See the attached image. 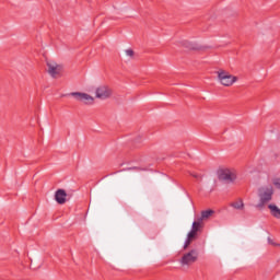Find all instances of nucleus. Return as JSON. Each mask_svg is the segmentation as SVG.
<instances>
[{
  "instance_id": "nucleus-1",
  "label": "nucleus",
  "mask_w": 280,
  "mask_h": 280,
  "mask_svg": "<svg viewBox=\"0 0 280 280\" xmlns=\"http://www.w3.org/2000/svg\"><path fill=\"white\" fill-rule=\"evenodd\" d=\"M202 229H205V222H201L200 219L196 218L192 222L191 230L187 235L184 248H189L191 242L198 238V233L202 232Z\"/></svg>"
},
{
  "instance_id": "nucleus-2",
  "label": "nucleus",
  "mask_w": 280,
  "mask_h": 280,
  "mask_svg": "<svg viewBox=\"0 0 280 280\" xmlns=\"http://www.w3.org/2000/svg\"><path fill=\"white\" fill-rule=\"evenodd\" d=\"M217 80L222 86H233L237 82V77L231 74L224 69H219L217 72Z\"/></svg>"
},
{
  "instance_id": "nucleus-3",
  "label": "nucleus",
  "mask_w": 280,
  "mask_h": 280,
  "mask_svg": "<svg viewBox=\"0 0 280 280\" xmlns=\"http://www.w3.org/2000/svg\"><path fill=\"white\" fill-rule=\"evenodd\" d=\"M272 194H275V188H272L271 185L260 187L258 189L260 202L257 205V208L264 209V206L267 205V202H270V200H272Z\"/></svg>"
},
{
  "instance_id": "nucleus-4",
  "label": "nucleus",
  "mask_w": 280,
  "mask_h": 280,
  "mask_svg": "<svg viewBox=\"0 0 280 280\" xmlns=\"http://www.w3.org/2000/svg\"><path fill=\"white\" fill-rule=\"evenodd\" d=\"M219 180L225 183H235L237 180V171L235 168H220L218 171Z\"/></svg>"
},
{
  "instance_id": "nucleus-5",
  "label": "nucleus",
  "mask_w": 280,
  "mask_h": 280,
  "mask_svg": "<svg viewBox=\"0 0 280 280\" xmlns=\"http://www.w3.org/2000/svg\"><path fill=\"white\" fill-rule=\"evenodd\" d=\"M70 95L71 97H74L77 102H81L82 104H85V106H91L95 104V97L84 92H72L70 93Z\"/></svg>"
},
{
  "instance_id": "nucleus-6",
  "label": "nucleus",
  "mask_w": 280,
  "mask_h": 280,
  "mask_svg": "<svg viewBox=\"0 0 280 280\" xmlns=\"http://www.w3.org/2000/svg\"><path fill=\"white\" fill-rule=\"evenodd\" d=\"M95 97L97 100H109V97H113V89L106 84L98 85L95 90Z\"/></svg>"
},
{
  "instance_id": "nucleus-7",
  "label": "nucleus",
  "mask_w": 280,
  "mask_h": 280,
  "mask_svg": "<svg viewBox=\"0 0 280 280\" xmlns=\"http://www.w3.org/2000/svg\"><path fill=\"white\" fill-rule=\"evenodd\" d=\"M198 256H199V254H198L197 249H191V250L185 253L180 259L182 266H191V265L196 264V261H198Z\"/></svg>"
},
{
  "instance_id": "nucleus-8",
  "label": "nucleus",
  "mask_w": 280,
  "mask_h": 280,
  "mask_svg": "<svg viewBox=\"0 0 280 280\" xmlns=\"http://www.w3.org/2000/svg\"><path fill=\"white\" fill-rule=\"evenodd\" d=\"M48 73L51 78H60L62 75V65L54 61H47Z\"/></svg>"
},
{
  "instance_id": "nucleus-9",
  "label": "nucleus",
  "mask_w": 280,
  "mask_h": 280,
  "mask_svg": "<svg viewBox=\"0 0 280 280\" xmlns=\"http://www.w3.org/2000/svg\"><path fill=\"white\" fill-rule=\"evenodd\" d=\"M69 198L67 195V190L65 189H57L55 192V200L58 205H65Z\"/></svg>"
},
{
  "instance_id": "nucleus-10",
  "label": "nucleus",
  "mask_w": 280,
  "mask_h": 280,
  "mask_svg": "<svg viewBox=\"0 0 280 280\" xmlns=\"http://www.w3.org/2000/svg\"><path fill=\"white\" fill-rule=\"evenodd\" d=\"M213 214V210H205L201 212L200 217H197V220H200L201 222H207L209 218Z\"/></svg>"
},
{
  "instance_id": "nucleus-11",
  "label": "nucleus",
  "mask_w": 280,
  "mask_h": 280,
  "mask_svg": "<svg viewBox=\"0 0 280 280\" xmlns=\"http://www.w3.org/2000/svg\"><path fill=\"white\" fill-rule=\"evenodd\" d=\"M268 209L270 210L271 215H273V218H277L278 220H280V209L279 207L275 206V205H269Z\"/></svg>"
},
{
  "instance_id": "nucleus-12",
  "label": "nucleus",
  "mask_w": 280,
  "mask_h": 280,
  "mask_svg": "<svg viewBox=\"0 0 280 280\" xmlns=\"http://www.w3.org/2000/svg\"><path fill=\"white\" fill-rule=\"evenodd\" d=\"M231 207L236 209V211H244V201L242 199H237L231 203Z\"/></svg>"
},
{
  "instance_id": "nucleus-13",
  "label": "nucleus",
  "mask_w": 280,
  "mask_h": 280,
  "mask_svg": "<svg viewBox=\"0 0 280 280\" xmlns=\"http://www.w3.org/2000/svg\"><path fill=\"white\" fill-rule=\"evenodd\" d=\"M272 185H275V187H276L277 189H280V178H275V179L272 180Z\"/></svg>"
},
{
  "instance_id": "nucleus-14",
  "label": "nucleus",
  "mask_w": 280,
  "mask_h": 280,
  "mask_svg": "<svg viewBox=\"0 0 280 280\" xmlns=\"http://www.w3.org/2000/svg\"><path fill=\"white\" fill-rule=\"evenodd\" d=\"M126 55L132 58L135 56V51L132 49H127Z\"/></svg>"
},
{
  "instance_id": "nucleus-15",
  "label": "nucleus",
  "mask_w": 280,
  "mask_h": 280,
  "mask_svg": "<svg viewBox=\"0 0 280 280\" xmlns=\"http://www.w3.org/2000/svg\"><path fill=\"white\" fill-rule=\"evenodd\" d=\"M191 176H192L194 178H200V175H198V174H191Z\"/></svg>"
},
{
  "instance_id": "nucleus-16",
  "label": "nucleus",
  "mask_w": 280,
  "mask_h": 280,
  "mask_svg": "<svg viewBox=\"0 0 280 280\" xmlns=\"http://www.w3.org/2000/svg\"><path fill=\"white\" fill-rule=\"evenodd\" d=\"M269 244H273L272 241L269 238Z\"/></svg>"
},
{
  "instance_id": "nucleus-17",
  "label": "nucleus",
  "mask_w": 280,
  "mask_h": 280,
  "mask_svg": "<svg viewBox=\"0 0 280 280\" xmlns=\"http://www.w3.org/2000/svg\"><path fill=\"white\" fill-rule=\"evenodd\" d=\"M133 170H139L138 167H133Z\"/></svg>"
}]
</instances>
